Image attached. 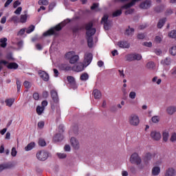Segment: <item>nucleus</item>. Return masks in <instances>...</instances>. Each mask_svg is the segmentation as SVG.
<instances>
[{
	"mask_svg": "<svg viewBox=\"0 0 176 176\" xmlns=\"http://www.w3.org/2000/svg\"><path fill=\"white\" fill-rule=\"evenodd\" d=\"M34 30H35V26L32 25L29 28H28V29L26 30V33L31 34V32H32L34 31Z\"/></svg>",
	"mask_w": 176,
	"mask_h": 176,
	"instance_id": "48",
	"label": "nucleus"
},
{
	"mask_svg": "<svg viewBox=\"0 0 176 176\" xmlns=\"http://www.w3.org/2000/svg\"><path fill=\"white\" fill-rule=\"evenodd\" d=\"M122 15V10H117L112 14V17H119Z\"/></svg>",
	"mask_w": 176,
	"mask_h": 176,
	"instance_id": "38",
	"label": "nucleus"
},
{
	"mask_svg": "<svg viewBox=\"0 0 176 176\" xmlns=\"http://www.w3.org/2000/svg\"><path fill=\"white\" fill-rule=\"evenodd\" d=\"M170 141L171 142H175L176 141V133H173L171 135V138H170Z\"/></svg>",
	"mask_w": 176,
	"mask_h": 176,
	"instance_id": "59",
	"label": "nucleus"
},
{
	"mask_svg": "<svg viewBox=\"0 0 176 176\" xmlns=\"http://www.w3.org/2000/svg\"><path fill=\"white\" fill-rule=\"evenodd\" d=\"M166 21H167V19L166 18H162L161 19L159 20L158 23L157 25V28H163V25H164V24H166Z\"/></svg>",
	"mask_w": 176,
	"mask_h": 176,
	"instance_id": "27",
	"label": "nucleus"
},
{
	"mask_svg": "<svg viewBox=\"0 0 176 176\" xmlns=\"http://www.w3.org/2000/svg\"><path fill=\"white\" fill-rule=\"evenodd\" d=\"M137 96V94L135 91H131L129 94V98L134 100Z\"/></svg>",
	"mask_w": 176,
	"mask_h": 176,
	"instance_id": "50",
	"label": "nucleus"
},
{
	"mask_svg": "<svg viewBox=\"0 0 176 176\" xmlns=\"http://www.w3.org/2000/svg\"><path fill=\"white\" fill-rule=\"evenodd\" d=\"M173 13H174V11H173V9L168 8L165 11V16H170V14H173Z\"/></svg>",
	"mask_w": 176,
	"mask_h": 176,
	"instance_id": "49",
	"label": "nucleus"
},
{
	"mask_svg": "<svg viewBox=\"0 0 176 176\" xmlns=\"http://www.w3.org/2000/svg\"><path fill=\"white\" fill-rule=\"evenodd\" d=\"M134 60L140 61L142 59V56L140 54H133Z\"/></svg>",
	"mask_w": 176,
	"mask_h": 176,
	"instance_id": "44",
	"label": "nucleus"
},
{
	"mask_svg": "<svg viewBox=\"0 0 176 176\" xmlns=\"http://www.w3.org/2000/svg\"><path fill=\"white\" fill-rule=\"evenodd\" d=\"M130 162L131 164H135L136 166H139L138 168L140 170H142L144 168V166L141 164L142 163V158L141 156L138 155V153H133L130 157Z\"/></svg>",
	"mask_w": 176,
	"mask_h": 176,
	"instance_id": "2",
	"label": "nucleus"
},
{
	"mask_svg": "<svg viewBox=\"0 0 176 176\" xmlns=\"http://www.w3.org/2000/svg\"><path fill=\"white\" fill-rule=\"evenodd\" d=\"M1 64H3L4 65H6L8 64V63L6 60H0V71H2V69H3V67L1 65Z\"/></svg>",
	"mask_w": 176,
	"mask_h": 176,
	"instance_id": "54",
	"label": "nucleus"
},
{
	"mask_svg": "<svg viewBox=\"0 0 176 176\" xmlns=\"http://www.w3.org/2000/svg\"><path fill=\"white\" fill-rule=\"evenodd\" d=\"M16 155H17V151L16 150L15 147H13L12 148L11 155L13 156V157H14Z\"/></svg>",
	"mask_w": 176,
	"mask_h": 176,
	"instance_id": "55",
	"label": "nucleus"
},
{
	"mask_svg": "<svg viewBox=\"0 0 176 176\" xmlns=\"http://www.w3.org/2000/svg\"><path fill=\"white\" fill-rule=\"evenodd\" d=\"M5 102L7 105V107H12L13 105V103L14 102V98H10L5 100Z\"/></svg>",
	"mask_w": 176,
	"mask_h": 176,
	"instance_id": "34",
	"label": "nucleus"
},
{
	"mask_svg": "<svg viewBox=\"0 0 176 176\" xmlns=\"http://www.w3.org/2000/svg\"><path fill=\"white\" fill-rule=\"evenodd\" d=\"M168 115H174L176 112V106H169L166 108Z\"/></svg>",
	"mask_w": 176,
	"mask_h": 176,
	"instance_id": "20",
	"label": "nucleus"
},
{
	"mask_svg": "<svg viewBox=\"0 0 176 176\" xmlns=\"http://www.w3.org/2000/svg\"><path fill=\"white\" fill-rule=\"evenodd\" d=\"M151 137L153 140H155V141H159L160 138H162V135L160 134V132L153 131L151 133Z\"/></svg>",
	"mask_w": 176,
	"mask_h": 176,
	"instance_id": "14",
	"label": "nucleus"
},
{
	"mask_svg": "<svg viewBox=\"0 0 176 176\" xmlns=\"http://www.w3.org/2000/svg\"><path fill=\"white\" fill-rule=\"evenodd\" d=\"M38 5H40V6L43 5L44 6H47V5H49V1H47V0H39Z\"/></svg>",
	"mask_w": 176,
	"mask_h": 176,
	"instance_id": "46",
	"label": "nucleus"
},
{
	"mask_svg": "<svg viewBox=\"0 0 176 176\" xmlns=\"http://www.w3.org/2000/svg\"><path fill=\"white\" fill-rule=\"evenodd\" d=\"M93 60V54L88 53L85 54L84 59V65L85 67H87Z\"/></svg>",
	"mask_w": 176,
	"mask_h": 176,
	"instance_id": "8",
	"label": "nucleus"
},
{
	"mask_svg": "<svg viewBox=\"0 0 176 176\" xmlns=\"http://www.w3.org/2000/svg\"><path fill=\"white\" fill-rule=\"evenodd\" d=\"M67 81L69 82V83L71 85L73 89H76V82H75V78H74L72 76H67Z\"/></svg>",
	"mask_w": 176,
	"mask_h": 176,
	"instance_id": "22",
	"label": "nucleus"
},
{
	"mask_svg": "<svg viewBox=\"0 0 176 176\" xmlns=\"http://www.w3.org/2000/svg\"><path fill=\"white\" fill-rule=\"evenodd\" d=\"M8 69H17L19 65L16 63H10L7 65Z\"/></svg>",
	"mask_w": 176,
	"mask_h": 176,
	"instance_id": "28",
	"label": "nucleus"
},
{
	"mask_svg": "<svg viewBox=\"0 0 176 176\" xmlns=\"http://www.w3.org/2000/svg\"><path fill=\"white\" fill-rule=\"evenodd\" d=\"M38 127L39 129H43L45 127V122L43 121H40L38 122Z\"/></svg>",
	"mask_w": 176,
	"mask_h": 176,
	"instance_id": "56",
	"label": "nucleus"
},
{
	"mask_svg": "<svg viewBox=\"0 0 176 176\" xmlns=\"http://www.w3.org/2000/svg\"><path fill=\"white\" fill-rule=\"evenodd\" d=\"M7 60H12V61H14V58H13V54L12 53H9L6 56Z\"/></svg>",
	"mask_w": 176,
	"mask_h": 176,
	"instance_id": "53",
	"label": "nucleus"
},
{
	"mask_svg": "<svg viewBox=\"0 0 176 176\" xmlns=\"http://www.w3.org/2000/svg\"><path fill=\"white\" fill-rule=\"evenodd\" d=\"M73 34H78L79 31L82 30V28L79 25H75L72 28Z\"/></svg>",
	"mask_w": 176,
	"mask_h": 176,
	"instance_id": "33",
	"label": "nucleus"
},
{
	"mask_svg": "<svg viewBox=\"0 0 176 176\" xmlns=\"http://www.w3.org/2000/svg\"><path fill=\"white\" fill-rule=\"evenodd\" d=\"M44 111H45V107H42L41 106H38L36 107V112L38 115H41V113H43Z\"/></svg>",
	"mask_w": 176,
	"mask_h": 176,
	"instance_id": "41",
	"label": "nucleus"
},
{
	"mask_svg": "<svg viewBox=\"0 0 176 176\" xmlns=\"http://www.w3.org/2000/svg\"><path fill=\"white\" fill-rule=\"evenodd\" d=\"M109 16L108 14H104L101 19V24H103L104 29L108 31L112 27V21L108 20Z\"/></svg>",
	"mask_w": 176,
	"mask_h": 176,
	"instance_id": "3",
	"label": "nucleus"
},
{
	"mask_svg": "<svg viewBox=\"0 0 176 176\" xmlns=\"http://www.w3.org/2000/svg\"><path fill=\"white\" fill-rule=\"evenodd\" d=\"M70 142H71V145L74 148V149H76V151H78V149H79V148H80L79 141H78V140H76V138L72 137L70 139Z\"/></svg>",
	"mask_w": 176,
	"mask_h": 176,
	"instance_id": "12",
	"label": "nucleus"
},
{
	"mask_svg": "<svg viewBox=\"0 0 176 176\" xmlns=\"http://www.w3.org/2000/svg\"><path fill=\"white\" fill-rule=\"evenodd\" d=\"M80 80H82L83 82L89 79V74L87 73H83L80 76Z\"/></svg>",
	"mask_w": 176,
	"mask_h": 176,
	"instance_id": "32",
	"label": "nucleus"
},
{
	"mask_svg": "<svg viewBox=\"0 0 176 176\" xmlns=\"http://www.w3.org/2000/svg\"><path fill=\"white\" fill-rule=\"evenodd\" d=\"M13 2V0H7L6 3L4 4V8H8L9 5H10Z\"/></svg>",
	"mask_w": 176,
	"mask_h": 176,
	"instance_id": "63",
	"label": "nucleus"
},
{
	"mask_svg": "<svg viewBox=\"0 0 176 176\" xmlns=\"http://www.w3.org/2000/svg\"><path fill=\"white\" fill-rule=\"evenodd\" d=\"M129 124L137 126L140 124V118L135 114H131L129 118Z\"/></svg>",
	"mask_w": 176,
	"mask_h": 176,
	"instance_id": "5",
	"label": "nucleus"
},
{
	"mask_svg": "<svg viewBox=\"0 0 176 176\" xmlns=\"http://www.w3.org/2000/svg\"><path fill=\"white\" fill-rule=\"evenodd\" d=\"M152 157H153V154L151 152H147L144 154L143 157V162L144 164H149V162L152 160Z\"/></svg>",
	"mask_w": 176,
	"mask_h": 176,
	"instance_id": "9",
	"label": "nucleus"
},
{
	"mask_svg": "<svg viewBox=\"0 0 176 176\" xmlns=\"http://www.w3.org/2000/svg\"><path fill=\"white\" fill-rule=\"evenodd\" d=\"M74 52H69L65 54V58L69 60L70 64H75L79 60V56L74 55Z\"/></svg>",
	"mask_w": 176,
	"mask_h": 176,
	"instance_id": "4",
	"label": "nucleus"
},
{
	"mask_svg": "<svg viewBox=\"0 0 176 176\" xmlns=\"http://www.w3.org/2000/svg\"><path fill=\"white\" fill-rule=\"evenodd\" d=\"M6 42H8V38H3L0 39V43H1V47H6V46H8V43H6Z\"/></svg>",
	"mask_w": 176,
	"mask_h": 176,
	"instance_id": "31",
	"label": "nucleus"
},
{
	"mask_svg": "<svg viewBox=\"0 0 176 176\" xmlns=\"http://www.w3.org/2000/svg\"><path fill=\"white\" fill-rule=\"evenodd\" d=\"M134 34V28H130L129 26L128 29H126L124 35H127V36H133V34Z\"/></svg>",
	"mask_w": 176,
	"mask_h": 176,
	"instance_id": "26",
	"label": "nucleus"
},
{
	"mask_svg": "<svg viewBox=\"0 0 176 176\" xmlns=\"http://www.w3.org/2000/svg\"><path fill=\"white\" fill-rule=\"evenodd\" d=\"M38 145L40 146H46V141H45V139L40 138L38 140Z\"/></svg>",
	"mask_w": 176,
	"mask_h": 176,
	"instance_id": "45",
	"label": "nucleus"
},
{
	"mask_svg": "<svg viewBox=\"0 0 176 176\" xmlns=\"http://www.w3.org/2000/svg\"><path fill=\"white\" fill-rule=\"evenodd\" d=\"M143 45L146 46V47H152V42H144Z\"/></svg>",
	"mask_w": 176,
	"mask_h": 176,
	"instance_id": "61",
	"label": "nucleus"
},
{
	"mask_svg": "<svg viewBox=\"0 0 176 176\" xmlns=\"http://www.w3.org/2000/svg\"><path fill=\"white\" fill-rule=\"evenodd\" d=\"M19 5H21V3L20 2V1L16 0L14 3H13V8L14 9H16V8H17V6H19Z\"/></svg>",
	"mask_w": 176,
	"mask_h": 176,
	"instance_id": "58",
	"label": "nucleus"
},
{
	"mask_svg": "<svg viewBox=\"0 0 176 176\" xmlns=\"http://www.w3.org/2000/svg\"><path fill=\"white\" fill-rule=\"evenodd\" d=\"M151 121L153 123H159V122H160V118L157 116H155L151 118Z\"/></svg>",
	"mask_w": 176,
	"mask_h": 176,
	"instance_id": "42",
	"label": "nucleus"
},
{
	"mask_svg": "<svg viewBox=\"0 0 176 176\" xmlns=\"http://www.w3.org/2000/svg\"><path fill=\"white\" fill-rule=\"evenodd\" d=\"M38 75L40 78H41V79H43V80H44L45 82L49 81V74L46 73V72L40 70L38 72Z\"/></svg>",
	"mask_w": 176,
	"mask_h": 176,
	"instance_id": "13",
	"label": "nucleus"
},
{
	"mask_svg": "<svg viewBox=\"0 0 176 176\" xmlns=\"http://www.w3.org/2000/svg\"><path fill=\"white\" fill-rule=\"evenodd\" d=\"M58 67L60 71H71V66L65 63H61L59 65Z\"/></svg>",
	"mask_w": 176,
	"mask_h": 176,
	"instance_id": "23",
	"label": "nucleus"
},
{
	"mask_svg": "<svg viewBox=\"0 0 176 176\" xmlns=\"http://www.w3.org/2000/svg\"><path fill=\"white\" fill-rule=\"evenodd\" d=\"M85 30L87 31V35H90V34H96V28H93V22H89L85 25Z\"/></svg>",
	"mask_w": 176,
	"mask_h": 176,
	"instance_id": "6",
	"label": "nucleus"
},
{
	"mask_svg": "<svg viewBox=\"0 0 176 176\" xmlns=\"http://www.w3.org/2000/svg\"><path fill=\"white\" fill-rule=\"evenodd\" d=\"M153 175H159L160 174V167L155 166L152 170Z\"/></svg>",
	"mask_w": 176,
	"mask_h": 176,
	"instance_id": "30",
	"label": "nucleus"
},
{
	"mask_svg": "<svg viewBox=\"0 0 176 176\" xmlns=\"http://www.w3.org/2000/svg\"><path fill=\"white\" fill-rule=\"evenodd\" d=\"M155 41L157 43H160L162 41V38L160 37V36H156Z\"/></svg>",
	"mask_w": 176,
	"mask_h": 176,
	"instance_id": "60",
	"label": "nucleus"
},
{
	"mask_svg": "<svg viewBox=\"0 0 176 176\" xmlns=\"http://www.w3.org/2000/svg\"><path fill=\"white\" fill-rule=\"evenodd\" d=\"M175 175V170L173 168H170L166 170L165 176H174Z\"/></svg>",
	"mask_w": 176,
	"mask_h": 176,
	"instance_id": "29",
	"label": "nucleus"
},
{
	"mask_svg": "<svg viewBox=\"0 0 176 176\" xmlns=\"http://www.w3.org/2000/svg\"><path fill=\"white\" fill-rule=\"evenodd\" d=\"M151 6H152V1L151 0H146L142 2L140 5V8L141 9H144V10L149 9Z\"/></svg>",
	"mask_w": 176,
	"mask_h": 176,
	"instance_id": "10",
	"label": "nucleus"
},
{
	"mask_svg": "<svg viewBox=\"0 0 176 176\" xmlns=\"http://www.w3.org/2000/svg\"><path fill=\"white\" fill-rule=\"evenodd\" d=\"M118 46L119 47H121L122 49H129L130 47V43H129L127 41H119L118 42Z\"/></svg>",
	"mask_w": 176,
	"mask_h": 176,
	"instance_id": "18",
	"label": "nucleus"
},
{
	"mask_svg": "<svg viewBox=\"0 0 176 176\" xmlns=\"http://www.w3.org/2000/svg\"><path fill=\"white\" fill-rule=\"evenodd\" d=\"M162 137H163V140L165 142H167V141H168V137H169L168 132L164 131L163 133H162Z\"/></svg>",
	"mask_w": 176,
	"mask_h": 176,
	"instance_id": "39",
	"label": "nucleus"
},
{
	"mask_svg": "<svg viewBox=\"0 0 176 176\" xmlns=\"http://www.w3.org/2000/svg\"><path fill=\"white\" fill-rule=\"evenodd\" d=\"M23 85L25 87V89L31 88V83L27 80L23 82Z\"/></svg>",
	"mask_w": 176,
	"mask_h": 176,
	"instance_id": "52",
	"label": "nucleus"
},
{
	"mask_svg": "<svg viewBox=\"0 0 176 176\" xmlns=\"http://www.w3.org/2000/svg\"><path fill=\"white\" fill-rule=\"evenodd\" d=\"M169 53L171 56H176V45L169 49Z\"/></svg>",
	"mask_w": 176,
	"mask_h": 176,
	"instance_id": "40",
	"label": "nucleus"
},
{
	"mask_svg": "<svg viewBox=\"0 0 176 176\" xmlns=\"http://www.w3.org/2000/svg\"><path fill=\"white\" fill-rule=\"evenodd\" d=\"M85 63H78L76 65V66L73 67V71H75L76 72H81V71H83L85 69Z\"/></svg>",
	"mask_w": 176,
	"mask_h": 176,
	"instance_id": "15",
	"label": "nucleus"
},
{
	"mask_svg": "<svg viewBox=\"0 0 176 176\" xmlns=\"http://www.w3.org/2000/svg\"><path fill=\"white\" fill-rule=\"evenodd\" d=\"M68 23H71V20L67 19V21L61 22L60 23L44 32L43 34V36H52V35H58V34L57 32L58 31H61V30H63V28L65 27V25H67Z\"/></svg>",
	"mask_w": 176,
	"mask_h": 176,
	"instance_id": "1",
	"label": "nucleus"
},
{
	"mask_svg": "<svg viewBox=\"0 0 176 176\" xmlns=\"http://www.w3.org/2000/svg\"><path fill=\"white\" fill-rule=\"evenodd\" d=\"M34 146H35V142H31L28 144L26 147H25V150L27 151H31Z\"/></svg>",
	"mask_w": 176,
	"mask_h": 176,
	"instance_id": "36",
	"label": "nucleus"
},
{
	"mask_svg": "<svg viewBox=\"0 0 176 176\" xmlns=\"http://www.w3.org/2000/svg\"><path fill=\"white\" fill-rule=\"evenodd\" d=\"M165 8H166V6H164V4L157 6L156 7L154 8V12L155 13H162V12H164Z\"/></svg>",
	"mask_w": 176,
	"mask_h": 176,
	"instance_id": "19",
	"label": "nucleus"
},
{
	"mask_svg": "<svg viewBox=\"0 0 176 176\" xmlns=\"http://www.w3.org/2000/svg\"><path fill=\"white\" fill-rule=\"evenodd\" d=\"M146 68L148 69H153L155 68V63L151 61L146 65Z\"/></svg>",
	"mask_w": 176,
	"mask_h": 176,
	"instance_id": "37",
	"label": "nucleus"
},
{
	"mask_svg": "<svg viewBox=\"0 0 176 176\" xmlns=\"http://www.w3.org/2000/svg\"><path fill=\"white\" fill-rule=\"evenodd\" d=\"M126 61H134V54L126 55Z\"/></svg>",
	"mask_w": 176,
	"mask_h": 176,
	"instance_id": "43",
	"label": "nucleus"
},
{
	"mask_svg": "<svg viewBox=\"0 0 176 176\" xmlns=\"http://www.w3.org/2000/svg\"><path fill=\"white\" fill-rule=\"evenodd\" d=\"M122 2H126L129 0H120ZM141 0H132L131 3H126L121 7V9H129L131 6H134L135 5V2H138Z\"/></svg>",
	"mask_w": 176,
	"mask_h": 176,
	"instance_id": "11",
	"label": "nucleus"
},
{
	"mask_svg": "<svg viewBox=\"0 0 176 176\" xmlns=\"http://www.w3.org/2000/svg\"><path fill=\"white\" fill-rule=\"evenodd\" d=\"M57 155L59 159H65V157H67V154L65 153H58Z\"/></svg>",
	"mask_w": 176,
	"mask_h": 176,
	"instance_id": "57",
	"label": "nucleus"
},
{
	"mask_svg": "<svg viewBox=\"0 0 176 176\" xmlns=\"http://www.w3.org/2000/svg\"><path fill=\"white\" fill-rule=\"evenodd\" d=\"M12 167H13V164L10 163L0 164V172L3 171V170H8L9 168H12Z\"/></svg>",
	"mask_w": 176,
	"mask_h": 176,
	"instance_id": "17",
	"label": "nucleus"
},
{
	"mask_svg": "<svg viewBox=\"0 0 176 176\" xmlns=\"http://www.w3.org/2000/svg\"><path fill=\"white\" fill-rule=\"evenodd\" d=\"M145 38V34L144 33H140L138 34V39H144Z\"/></svg>",
	"mask_w": 176,
	"mask_h": 176,
	"instance_id": "64",
	"label": "nucleus"
},
{
	"mask_svg": "<svg viewBox=\"0 0 176 176\" xmlns=\"http://www.w3.org/2000/svg\"><path fill=\"white\" fill-rule=\"evenodd\" d=\"M64 140V135L61 133H56L54 138L53 141L54 142H60Z\"/></svg>",
	"mask_w": 176,
	"mask_h": 176,
	"instance_id": "16",
	"label": "nucleus"
},
{
	"mask_svg": "<svg viewBox=\"0 0 176 176\" xmlns=\"http://www.w3.org/2000/svg\"><path fill=\"white\" fill-rule=\"evenodd\" d=\"M21 23H25L27 21V14L21 15Z\"/></svg>",
	"mask_w": 176,
	"mask_h": 176,
	"instance_id": "51",
	"label": "nucleus"
},
{
	"mask_svg": "<svg viewBox=\"0 0 176 176\" xmlns=\"http://www.w3.org/2000/svg\"><path fill=\"white\" fill-rule=\"evenodd\" d=\"M21 10H23V8L21 7H19L15 11V14H20L21 13Z\"/></svg>",
	"mask_w": 176,
	"mask_h": 176,
	"instance_id": "62",
	"label": "nucleus"
},
{
	"mask_svg": "<svg viewBox=\"0 0 176 176\" xmlns=\"http://www.w3.org/2000/svg\"><path fill=\"white\" fill-rule=\"evenodd\" d=\"M161 63L163 65H170L171 64V58L167 57L164 60H162Z\"/></svg>",
	"mask_w": 176,
	"mask_h": 176,
	"instance_id": "35",
	"label": "nucleus"
},
{
	"mask_svg": "<svg viewBox=\"0 0 176 176\" xmlns=\"http://www.w3.org/2000/svg\"><path fill=\"white\" fill-rule=\"evenodd\" d=\"M93 33L91 34H87V43H88V46L89 47H93V45H94V43H93Z\"/></svg>",
	"mask_w": 176,
	"mask_h": 176,
	"instance_id": "21",
	"label": "nucleus"
},
{
	"mask_svg": "<svg viewBox=\"0 0 176 176\" xmlns=\"http://www.w3.org/2000/svg\"><path fill=\"white\" fill-rule=\"evenodd\" d=\"M168 36L172 38H176V30H172L168 33Z\"/></svg>",
	"mask_w": 176,
	"mask_h": 176,
	"instance_id": "47",
	"label": "nucleus"
},
{
	"mask_svg": "<svg viewBox=\"0 0 176 176\" xmlns=\"http://www.w3.org/2000/svg\"><path fill=\"white\" fill-rule=\"evenodd\" d=\"M93 96L96 100H100V98H101V91L98 89H94L93 91Z\"/></svg>",
	"mask_w": 176,
	"mask_h": 176,
	"instance_id": "25",
	"label": "nucleus"
},
{
	"mask_svg": "<svg viewBox=\"0 0 176 176\" xmlns=\"http://www.w3.org/2000/svg\"><path fill=\"white\" fill-rule=\"evenodd\" d=\"M51 96L54 102L56 103L58 102V95L57 94V91L55 90H52Z\"/></svg>",
	"mask_w": 176,
	"mask_h": 176,
	"instance_id": "24",
	"label": "nucleus"
},
{
	"mask_svg": "<svg viewBox=\"0 0 176 176\" xmlns=\"http://www.w3.org/2000/svg\"><path fill=\"white\" fill-rule=\"evenodd\" d=\"M36 157L38 160L41 162H45L49 157V153L47 151H43L36 153Z\"/></svg>",
	"mask_w": 176,
	"mask_h": 176,
	"instance_id": "7",
	"label": "nucleus"
}]
</instances>
